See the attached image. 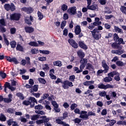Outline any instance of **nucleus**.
Returning a JSON list of instances; mask_svg holds the SVG:
<instances>
[{"label": "nucleus", "mask_w": 126, "mask_h": 126, "mask_svg": "<svg viewBox=\"0 0 126 126\" xmlns=\"http://www.w3.org/2000/svg\"><path fill=\"white\" fill-rule=\"evenodd\" d=\"M25 30L26 33H33L34 32V28L31 27H25Z\"/></svg>", "instance_id": "obj_18"}, {"label": "nucleus", "mask_w": 126, "mask_h": 126, "mask_svg": "<svg viewBox=\"0 0 126 126\" xmlns=\"http://www.w3.org/2000/svg\"><path fill=\"white\" fill-rule=\"evenodd\" d=\"M38 85H34L32 88L31 89V93H34V92H37L38 91Z\"/></svg>", "instance_id": "obj_26"}, {"label": "nucleus", "mask_w": 126, "mask_h": 126, "mask_svg": "<svg viewBox=\"0 0 126 126\" xmlns=\"http://www.w3.org/2000/svg\"><path fill=\"white\" fill-rule=\"evenodd\" d=\"M88 9H90L91 10H95L97 9L96 6L94 5H87Z\"/></svg>", "instance_id": "obj_45"}, {"label": "nucleus", "mask_w": 126, "mask_h": 126, "mask_svg": "<svg viewBox=\"0 0 126 126\" xmlns=\"http://www.w3.org/2000/svg\"><path fill=\"white\" fill-rule=\"evenodd\" d=\"M40 54H43V55H49L50 51L49 50H39Z\"/></svg>", "instance_id": "obj_37"}, {"label": "nucleus", "mask_w": 126, "mask_h": 126, "mask_svg": "<svg viewBox=\"0 0 126 126\" xmlns=\"http://www.w3.org/2000/svg\"><path fill=\"white\" fill-rule=\"evenodd\" d=\"M87 69H89V70H91V71H92V70L94 69V67L93 66V65H92V64L88 63L87 64Z\"/></svg>", "instance_id": "obj_33"}, {"label": "nucleus", "mask_w": 126, "mask_h": 126, "mask_svg": "<svg viewBox=\"0 0 126 126\" xmlns=\"http://www.w3.org/2000/svg\"><path fill=\"white\" fill-rule=\"evenodd\" d=\"M40 119H42L37 120L36 121V123L37 125H41L42 124H46V123H49L50 120V118H47V116H41L40 117Z\"/></svg>", "instance_id": "obj_5"}, {"label": "nucleus", "mask_w": 126, "mask_h": 126, "mask_svg": "<svg viewBox=\"0 0 126 126\" xmlns=\"http://www.w3.org/2000/svg\"><path fill=\"white\" fill-rule=\"evenodd\" d=\"M110 76L111 77H114V79L116 81H120L121 80V77L120 76V73L118 72V71H113L112 72H110L109 74Z\"/></svg>", "instance_id": "obj_4"}, {"label": "nucleus", "mask_w": 126, "mask_h": 126, "mask_svg": "<svg viewBox=\"0 0 126 126\" xmlns=\"http://www.w3.org/2000/svg\"><path fill=\"white\" fill-rule=\"evenodd\" d=\"M97 87L99 88V89H103L104 90H106V89H109V88H112L113 89L114 88V86L110 84L105 85L103 83H100L98 85Z\"/></svg>", "instance_id": "obj_6"}, {"label": "nucleus", "mask_w": 126, "mask_h": 126, "mask_svg": "<svg viewBox=\"0 0 126 126\" xmlns=\"http://www.w3.org/2000/svg\"><path fill=\"white\" fill-rule=\"evenodd\" d=\"M20 17H21L20 13H15L10 15V20L18 21L20 19Z\"/></svg>", "instance_id": "obj_7"}, {"label": "nucleus", "mask_w": 126, "mask_h": 126, "mask_svg": "<svg viewBox=\"0 0 126 126\" xmlns=\"http://www.w3.org/2000/svg\"><path fill=\"white\" fill-rule=\"evenodd\" d=\"M118 42L119 45H121V44H123V45H125V43L124 42V39L122 38H119Z\"/></svg>", "instance_id": "obj_57"}, {"label": "nucleus", "mask_w": 126, "mask_h": 126, "mask_svg": "<svg viewBox=\"0 0 126 126\" xmlns=\"http://www.w3.org/2000/svg\"><path fill=\"white\" fill-rule=\"evenodd\" d=\"M11 49H15L16 47V42L13 40L10 42Z\"/></svg>", "instance_id": "obj_29"}, {"label": "nucleus", "mask_w": 126, "mask_h": 126, "mask_svg": "<svg viewBox=\"0 0 126 126\" xmlns=\"http://www.w3.org/2000/svg\"><path fill=\"white\" fill-rule=\"evenodd\" d=\"M66 84H67L68 88H69V87H72L73 86V84L68 80H66Z\"/></svg>", "instance_id": "obj_48"}, {"label": "nucleus", "mask_w": 126, "mask_h": 126, "mask_svg": "<svg viewBox=\"0 0 126 126\" xmlns=\"http://www.w3.org/2000/svg\"><path fill=\"white\" fill-rule=\"evenodd\" d=\"M36 114H38L39 115H46V112H44V111L42 110H36L35 111Z\"/></svg>", "instance_id": "obj_46"}, {"label": "nucleus", "mask_w": 126, "mask_h": 126, "mask_svg": "<svg viewBox=\"0 0 126 126\" xmlns=\"http://www.w3.org/2000/svg\"><path fill=\"white\" fill-rule=\"evenodd\" d=\"M8 98H4L3 101L4 103H10L12 101V94H9L8 95Z\"/></svg>", "instance_id": "obj_17"}, {"label": "nucleus", "mask_w": 126, "mask_h": 126, "mask_svg": "<svg viewBox=\"0 0 126 126\" xmlns=\"http://www.w3.org/2000/svg\"><path fill=\"white\" fill-rule=\"evenodd\" d=\"M65 25H66V22L65 21H63L61 24V29H63L65 27Z\"/></svg>", "instance_id": "obj_47"}, {"label": "nucleus", "mask_w": 126, "mask_h": 126, "mask_svg": "<svg viewBox=\"0 0 126 126\" xmlns=\"http://www.w3.org/2000/svg\"><path fill=\"white\" fill-rule=\"evenodd\" d=\"M107 114V109H103L101 112L102 116H106Z\"/></svg>", "instance_id": "obj_64"}, {"label": "nucleus", "mask_w": 126, "mask_h": 126, "mask_svg": "<svg viewBox=\"0 0 126 126\" xmlns=\"http://www.w3.org/2000/svg\"><path fill=\"white\" fill-rule=\"evenodd\" d=\"M79 118L82 119V120H84V121L88 120L89 117L88 116V114H87V111L84 110L81 111Z\"/></svg>", "instance_id": "obj_9"}, {"label": "nucleus", "mask_w": 126, "mask_h": 126, "mask_svg": "<svg viewBox=\"0 0 126 126\" xmlns=\"http://www.w3.org/2000/svg\"><path fill=\"white\" fill-rule=\"evenodd\" d=\"M37 16L39 20H42V19L44 18V15H43V13H41V12L39 11H37Z\"/></svg>", "instance_id": "obj_30"}, {"label": "nucleus", "mask_w": 126, "mask_h": 126, "mask_svg": "<svg viewBox=\"0 0 126 126\" xmlns=\"http://www.w3.org/2000/svg\"><path fill=\"white\" fill-rule=\"evenodd\" d=\"M38 81H39V83H41V84H46V83H47L46 80L44 78H39Z\"/></svg>", "instance_id": "obj_34"}, {"label": "nucleus", "mask_w": 126, "mask_h": 126, "mask_svg": "<svg viewBox=\"0 0 126 126\" xmlns=\"http://www.w3.org/2000/svg\"><path fill=\"white\" fill-rule=\"evenodd\" d=\"M110 73L108 74V77H106L103 79L104 82H111L113 80L112 76H109Z\"/></svg>", "instance_id": "obj_21"}, {"label": "nucleus", "mask_w": 126, "mask_h": 126, "mask_svg": "<svg viewBox=\"0 0 126 126\" xmlns=\"http://www.w3.org/2000/svg\"><path fill=\"white\" fill-rule=\"evenodd\" d=\"M25 59L26 60L23 59L21 61L22 65H25L26 63L30 65L31 64V63L30 62V57H26Z\"/></svg>", "instance_id": "obj_14"}, {"label": "nucleus", "mask_w": 126, "mask_h": 126, "mask_svg": "<svg viewBox=\"0 0 126 126\" xmlns=\"http://www.w3.org/2000/svg\"><path fill=\"white\" fill-rule=\"evenodd\" d=\"M68 42L74 49H77L78 48V44L73 39H69Z\"/></svg>", "instance_id": "obj_10"}, {"label": "nucleus", "mask_w": 126, "mask_h": 126, "mask_svg": "<svg viewBox=\"0 0 126 126\" xmlns=\"http://www.w3.org/2000/svg\"><path fill=\"white\" fill-rule=\"evenodd\" d=\"M92 35L95 40H99L101 39V33H99V31L97 29H94L91 31Z\"/></svg>", "instance_id": "obj_3"}, {"label": "nucleus", "mask_w": 126, "mask_h": 126, "mask_svg": "<svg viewBox=\"0 0 126 126\" xmlns=\"http://www.w3.org/2000/svg\"><path fill=\"white\" fill-rule=\"evenodd\" d=\"M43 70H49L50 69V66L48 64H45L43 65Z\"/></svg>", "instance_id": "obj_43"}, {"label": "nucleus", "mask_w": 126, "mask_h": 126, "mask_svg": "<svg viewBox=\"0 0 126 126\" xmlns=\"http://www.w3.org/2000/svg\"><path fill=\"white\" fill-rule=\"evenodd\" d=\"M68 6L67 5L63 4L61 6V9L63 11H66L67 10Z\"/></svg>", "instance_id": "obj_35"}, {"label": "nucleus", "mask_w": 126, "mask_h": 126, "mask_svg": "<svg viewBox=\"0 0 126 126\" xmlns=\"http://www.w3.org/2000/svg\"><path fill=\"white\" fill-rule=\"evenodd\" d=\"M102 24V22H94L93 23V25L94 26H99V25H101Z\"/></svg>", "instance_id": "obj_60"}, {"label": "nucleus", "mask_w": 126, "mask_h": 126, "mask_svg": "<svg viewBox=\"0 0 126 126\" xmlns=\"http://www.w3.org/2000/svg\"><path fill=\"white\" fill-rule=\"evenodd\" d=\"M74 71H76V73H80V72H82L81 69H79V68H78V67H74Z\"/></svg>", "instance_id": "obj_49"}, {"label": "nucleus", "mask_w": 126, "mask_h": 126, "mask_svg": "<svg viewBox=\"0 0 126 126\" xmlns=\"http://www.w3.org/2000/svg\"><path fill=\"white\" fill-rule=\"evenodd\" d=\"M102 67H103V68L104 69V73H107V72H108V70H109V66H108V64H107V63H106V61H102Z\"/></svg>", "instance_id": "obj_15"}, {"label": "nucleus", "mask_w": 126, "mask_h": 126, "mask_svg": "<svg viewBox=\"0 0 126 126\" xmlns=\"http://www.w3.org/2000/svg\"><path fill=\"white\" fill-rule=\"evenodd\" d=\"M16 86V81H14V80H11V85L9 82H6L4 85V91L6 93H7V88L11 90V91H14L16 88L13 87Z\"/></svg>", "instance_id": "obj_2"}, {"label": "nucleus", "mask_w": 126, "mask_h": 126, "mask_svg": "<svg viewBox=\"0 0 126 126\" xmlns=\"http://www.w3.org/2000/svg\"><path fill=\"white\" fill-rule=\"evenodd\" d=\"M28 45L32 47H39V44L35 41H31L28 43Z\"/></svg>", "instance_id": "obj_25"}, {"label": "nucleus", "mask_w": 126, "mask_h": 126, "mask_svg": "<svg viewBox=\"0 0 126 126\" xmlns=\"http://www.w3.org/2000/svg\"><path fill=\"white\" fill-rule=\"evenodd\" d=\"M3 38L5 44H6L7 46H8L9 45V41H8V40H7V38H6V35H5L4 33L3 34Z\"/></svg>", "instance_id": "obj_28"}, {"label": "nucleus", "mask_w": 126, "mask_h": 126, "mask_svg": "<svg viewBox=\"0 0 126 126\" xmlns=\"http://www.w3.org/2000/svg\"><path fill=\"white\" fill-rule=\"evenodd\" d=\"M77 107V104L75 103H73L71 105L70 109L71 111H73V110H75V108Z\"/></svg>", "instance_id": "obj_54"}, {"label": "nucleus", "mask_w": 126, "mask_h": 126, "mask_svg": "<svg viewBox=\"0 0 126 126\" xmlns=\"http://www.w3.org/2000/svg\"><path fill=\"white\" fill-rule=\"evenodd\" d=\"M56 122L57 124H58V125H63V124H64V122L62 121V120L60 119H56Z\"/></svg>", "instance_id": "obj_56"}, {"label": "nucleus", "mask_w": 126, "mask_h": 126, "mask_svg": "<svg viewBox=\"0 0 126 126\" xmlns=\"http://www.w3.org/2000/svg\"><path fill=\"white\" fill-rule=\"evenodd\" d=\"M39 50L36 49V48H33L31 50V53L32 55H37V54H39Z\"/></svg>", "instance_id": "obj_27"}, {"label": "nucleus", "mask_w": 126, "mask_h": 126, "mask_svg": "<svg viewBox=\"0 0 126 126\" xmlns=\"http://www.w3.org/2000/svg\"><path fill=\"white\" fill-rule=\"evenodd\" d=\"M80 63L81 64H84L85 65H86V63H87V59L85 58H81Z\"/></svg>", "instance_id": "obj_31"}, {"label": "nucleus", "mask_w": 126, "mask_h": 126, "mask_svg": "<svg viewBox=\"0 0 126 126\" xmlns=\"http://www.w3.org/2000/svg\"><path fill=\"white\" fill-rule=\"evenodd\" d=\"M79 46L80 48L84 49V50H87V49H88V47H87L86 44H84V42L83 41H79Z\"/></svg>", "instance_id": "obj_19"}, {"label": "nucleus", "mask_w": 126, "mask_h": 126, "mask_svg": "<svg viewBox=\"0 0 126 126\" xmlns=\"http://www.w3.org/2000/svg\"><path fill=\"white\" fill-rule=\"evenodd\" d=\"M35 110H42L43 109V106L41 104H39L38 105H36L34 107Z\"/></svg>", "instance_id": "obj_50"}, {"label": "nucleus", "mask_w": 126, "mask_h": 126, "mask_svg": "<svg viewBox=\"0 0 126 126\" xmlns=\"http://www.w3.org/2000/svg\"><path fill=\"white\" fill-rule=\"evenodd\" d=\"M52 104L53 107H54V108L59 107V104H58V103H57V101H52Z\"/></svg>", "instance_id": "obj_63"}, {"label": "nucleus", "mask_w": 126, "mask_h": 126, "mask_svg": "<svg viewBox=\"0 0 126 126\" xmlns=\"http://www.w3.org/2000/svg\"><path fill=\"white\" fill-rule=\"evenodd\" d=\"M25 22H26V23H27V24L29 25V26H30L31 25H32V22L30 21V19H26L25 20Z\"/></svg>", "instance_id": "obj_59"}, {"label": "nucleus", "mask_w": 126, "mask_h": 126, "mask_svg": "<svg viewBox=\"0 0 126 126\" xmlns=\"http://www.w3.org/2000/svg\"><path fill=\"white\" fill-rule=\"evenodd\" d=\"M120 10L123 12V13H125V14H126V7L125 6H123L121 7Z\"/></svg>", "instance_id": "obj_51"}, {"label": "nucleus", "mask_w": 126, "mask_h": 126, "mask_svg": "<svg viewBox=\"0 0 126 126\" xmlns=\"http://www.w3.org/2000/svg\"><path fill=\"white\" fill-rule=\"evenodd\" d=\"M29 101L30 102V105H31V108H33L35 106V103L37 104V102L35 97H30L28 98Z\"/></svg>", "instance_id": "obj_13"}, {"label": "nucleus", "mask_w": 126, "mask_h": 126, "mask_svg": "<svg viewBox=\"0 0 126 126\" xmlns=\"http://www.w3.org/2000/svg\"><path fill=\"white\" fill-rule=\"evenodd\" d=\"M74 79H75V75H73L69 76V80H70V81L73 82V81H74Z\"/></svg>", "instance_id": "obj_62"}, {"label": "nucleus", "mask_w": 126, "mask_h": 126, "mask_svg": "<svg viewBox=\"0 0 126 126\" xmlns=\"http://www.w3.org/2000/svg\"><path fill=\"white\" fill-rule=\"evenodd\" d=\"M53 65L56 66H59L61 67L63 65V63H62V61H57L53 62Z\"/></svg>", "instance_id": "obj_23"}, {"label": "nucleus", "mask_w": 126, "mask_h": 126, "mask_svg": "<svg viewBox=\"0 0 126 126\" xmlns=\"http://www.w3.org/2000/svg\"><path fill=\"white\" fill-rule=\"evenodd\" d=\"M22 11H24L26 12L28 14H30V13H32L33 11H34V9L33 8L30 7H24L21 8Z\"/></svg>", "instance_id": "obj_12"}, {"label": "nucleus", "mask_w": 126, "mask_h": 126, "mask_svg": "<svg viewBox=\"0 0 126 126\" xmlns=\"http://www.w3.org/2000/svg\"><path fill=\"white\" fill-rule=\"evenodd\" d=\"M16 95H17V97L20 98V99H21V100H24V96L23 95V94H22V93H17L16 94Z\"/></svg>", "instance_id": "obj_36"}, {"label": "nucleus", "mask_w": 126, "mask_h": 126, "mask_svg": "<svg viewBox=\"0 0 126 126\" xmlns=\"http://www.w3.org/2000/svg\"><path fill=\"white\" fill-rule=\"evenodd\" d=\"M0 121L1 122H5L6 121V117L2 113H1L0 115Z\"/></svg>", "instance_id": "obj_32"}, {"label": "nucleus", "mask_w": 126, "mask_h": 126, "mask_svg": "<svg viewBox=\"0 0 126 126\" xmlns=\"http://www.w3.org/2000/svg\"><path fill=\"white\" fill-rule=\"evenodd\" d=\"M105 9L104 13H107V14H111L112 13V11L109 7H106L105 8Z\"/></svg>", "instance_id": "obj_42"}, {"label": "nucleus", "mask_w": 126, "mask_h": 126, "mask_svg": "<svg viewBox=\"0 0 126 126\" xmlns=\"http://www.w3.org/2000/svg\"><path fill=\"white\" fill-rule=\"evenodd\" d=\"M74 32L76 35H79V34H80L81 33V28L80 27V26L77 25L74 29Z\"/></svg>", "instance_id": "obj_16"}, {"label": "nucleus", "mask_w": 126, "mask_h": 126, "mask_svg": "<svg viewBox=\"0 0 126 126\" xmlns=\"http://www.w3.org/2000/svg\"><path fill=\"white\" fill-rule=\"evenodd\" d=\"M73 122H74V124H77L78 125H79V124L81 123V119L79 118H76L73 120Z\"/></svg>", "instance_id": "obj_44"}, {"label": "nucleus", "mask_w": 126, "mask_h": 126, "mask_svg": "<svg viewBox=\"0 0 126 126\" xmlns=\"http://www.w3.org/2000/svg\"><path fill=\"white\" fill-rule=\"evenodd\" d=\"M99 95L100 97H105L106 95H107V92L105 91H99Z\"/></svg>", "instance_id": "obj_39"}, {"label": "nucleus", "mask_w": 126, "mask_h": 126, "mask_svg": "<svg viewBox=\"0 0 126 126\" xmlns=\"http://www.w3.org/2000/svg\"><path fill=\"white\" fill-rule=\"evenodd\" d=\"M116 64H117V65L118 66H123L124 65V63L122 61H117L116 63Z\"/></svg>", "instance_id": "obj_52"}, {"label": "nucleus", "mask_w": 126, "mask_h": 126, "mask_svg": "<svg viewBox=\"0 0 126 126\" xmlns=\"http://www.w3.org/2000/svg\"><path fill=\"white\" fill-rule=\"evenodd\" d=\"M7 113H8L9 114H13L14 113V109L12 108H8L7 111Z\"/></svg>", "instance_id": "obj_58"}, {"label": "nucleus", "mask_w": 126, "mask_h": 126, "mask_svg": "<svg viewBox=\"0 0 126 126\" xmlns=\"http://www.w3.org/2000/svg\"><path fill=\"white\" fill-rule=\"evenodd\" d=\"M113 49H117L118 50H113L111 51L112 54H114L115 55H119V56L124 54V49H123V46L120 45L119 43L114 42L111 45Z\"/></svg>", "instance_id": "obj_1"}, {"label": "nucleus", "mask_w": 126, "mask_h": 126, "mask_svg": "<svg viewBox=\"0 0 126 126\" xmlns=\"http://www.w3.org/2000/svg\"><path fill=\"white\" fill-rule=\"evenodd\" d=\"M117 125H122L123 126H126V121H120L117 122Z\"/></svg>", "instance_id": "obj_55"}, {"label": "nucleus", "mask_w": 126, "mask_h": 126, "mask_svg": "<svg viewBox=\"0 0 126 126\" xmlns=\"http://www.w3.org/2000/svg\"><path fill=\"white\" fill-rule=\"evenodd\" d=\"M114 30L115 32H118L119 33H122V32H123V30L117 26H114Z\"/></svg>", "instance_id": "obj_41"}, {"label": "nucleus", "mask_w": 126, "mask_h": 126, "mask_svg": "<svg viewBox=\"0 0 126 126\" xmlns=\"http://www.w3.org/2000/svg\"><path fill=\"white\" fill-rule=\"evenodd\" d=\"M88 117H89L90 116H96V113H95V112H94L93 111H89L88 113Z\"/></svg>", "instance_id": "obj_61"}, {"label": "nucleus", "mask_w": 126, "mask_h": 126, "mask_svg": "<svg viewBox=\"0 0 126 126\" xmlns=\"http://www.w3.org/2000/svg\"><path fill=\"white\" fill-rule=\"evenodd\" d=\"M77 53L79 58L80 59H83L85 57V54L81 50H78Z\"/></svg>", "instance_id": "obj_20"}, {"label": "nucleus", "mask_w": 126, "mask_h": 126, "mask_svg": "<svg viewBox=\"0 0 126 126\" xmlns=\"http://www.w3.org/2000/svg\"><path fill=\"white\" fill-rule=\"evenodd\" d=\"M40 118V115L39 114H37L35 115H33L32 117V121H36V120H38Z\"/></svg>", "instance_id": "obj_40"}, {"label": "nucleus", "mask_w": 126, "mask_h": 126, "mask_svg": "<svg viewBox=\"0 0 126 126\" xmlns=\"http://www.w3.org/2000/svg\"><path fill=\"white\" fill-rule=\"evenodd\" d=\"M120 38L119 37V35H118V34L115 33L114 34V40L115 42H118L119 41V39Z\"/></svg>", "instance_id": "obj_53"}, {"label": "nucleus", "mask_w": 126, "mask_h": 126, "mask_svg": "<svg viewBox=\"0 0 126 126\" xmlns=\"http://www.w3.org/2000/svg\"><path fill=\"white\" fill-rule=\"evenodd\" d=\"M62 87L63 88V89H68V86L66 83V80L63 83Z\"/></svg>", "instance_id": "obj_38"}, {"label": "nucleus", "mask_w": 126, "mask_h": 126, "mask_svg": "<svg viewBox=\"0 0 126 126\" xmlns=\"http://www.w3.org/2000/svg\"><path fill=\"white\" fill-rule=\"evenodd\" d=\"M67 12L70 14V15H74L76 14V7L73 6L72 7L69 8L67 10Z\"/></svg>", "instance_id": "obj_11"}, {"label": "nucleus", "mask_w": 126, "mask_h": 126, "mask_svg": "<svg viewBox=\"0 0 126 126\" xmlns=\"http://www.w3.org/2000/svg\"><path fill=\"white\" fill-rule=\"evenodd\" d=\"M4 9L7 10V11H9L10 10L11 11H14L15 10V6L13 3L9 4H5L4 5Z\"/></svg>", "instance_id": "obj_8"}, {"label": "nucleus", "mask_w": 126, "mask_h": 126, "mask_svg": "<svg viewBox=\"0 0 126 126\" xmlns=\"http://www.w3.org/2000/svg\"><path fill=\"white\" fill-rule=\"evenodd\" d=\"M94 82H95L93 80L86 81L83 83V85H84V86H90L92 84H94Z\"/></svg>", "instance_id": "obj_22"}, {"label": "nucleus", "mask_w": 126, "mask_h": 126, "mask_svg": "<svg viewBox=\"0 0 126 126\" xmlns=\"http://www.w3.org/2000/svg\"><path fill=\"white\" fill-rule=\"evenodd\" d=\"M16 49L17 51H19L20 52H24V48L20 44L17 45Z\"/></svg>", "instance_id": "obj_24"}]
</instances>
